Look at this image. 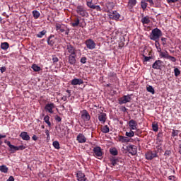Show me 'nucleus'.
<instances>
[{"instance_id":"19","label":"nucleus","mask_w":181,"mask_h":181,"mask_svg":"<svg viewBox=\"0 0 181 181\" xmlns=\"http://www.w3.org/2000/svg\"><path fill=\"white\" fill-rule=\"evenodd\" d=\"M71 84L72 86H80L81 84H84V81L81 78H74L71 81Z\"/></svg>"},{"instance_id":"30","label":"nucleus","mask_w":181,"mask_h":181,"mask_svg":"<svg viewBox=\"0 0 181 181\" xmlns=\"http://www.w3.org/2000/svg\"><path fill=\"white\" fill-rule=\"evenodd\" d=\"M126 136H128V138H133V136H135V132H133V130L130 129V131L128 132H127L125 133Z\"/></svg>"},{"instance_id":"1","label":"nucleus","mask_w":181,"mask_h":181,"mask_svg":"<svg viewBox=\"0 0 181 181\" xmlns=\"http://www.w3.org/2000/svg\"><path fill=\"white\" fill-rule=\"evenodd\" d=\"M162 36V31L159 28H154L152 30L149 38L151 40L158 41V39Z\"/></svg>"},{"instance_id":"11","label":"nucleus","mask_w":181,"mask_h":181,"mask_svg":"<svg viewBox=\"0 0 181 181\" xmlns=\"http://www.w3.org/2000/svg\"><path fill=\"white\" fill-rule=\"evenodd\" d=\"M81 119L85 122L87 121H90L91 117L90 116V114L86 110H83L82 112H81Z\"/></svg>"},{"instance_id":"41","label":"nucleus","mask_w":181,"mask_h":181,"mask_svg":"<svg viewBox=\"0 0 181 181\" xmlns=\"http://www.w3.org/2000/svg\"><path fill=\"white\" fill-rule=\"evenodd\" d=\"M52 145L55 149H60V144H59V141H55L52 143Z\"/></svg>"},{"instance_id":"45","label":"nucleus","mask_w":181,"mask_h":181,"mask_svg":"<svg viewBox=\"0 0 181 181\" xmlns=\"http://www.w3.org/2000/svg\"><path fill=\"white\" fill-rule=\"evenodd\" d=\"M152 128H153V131H154V132H158V124H152Z\"/></svg>"},{"instance_id":"59","label":"nucleus","mask_w":181,"mask_h":181,"mask_svg":"<svg viewBox=\"0 0 181 181\" xmlns=\"http://www.w3.org/2000/svg\"><path fill=\"white\" fill-rule=\"evenodd\" d=\"M56 121H57L58 122H60L62 121V117H60L59 116H57L55 118Z\"/></svg>"},{"instance_id":"58","label":"nucleus","mask_w":181,"mask_h":181,"mask_svg":"<svg viewBox=\"0 0 181 181\" xmlns=\"http://www.w3.org/2000/svg\"><path fill=\"white\" fill-rule=\"evenodd\" d=\"M6 181H15V178H13V176H10Z\"/></svg>"},{"instance_id":"39","label":"nucleus","mask_w":181,"mask_h":181,"mask_svg":"<svg viewBox=\"0 0 181 181\" xmlns=\"http://www.w3.org/2000/svg\"><path fill=\"white\" fill-rule=\"evenodd\" d=\"M110 152L111 155H113V156H117V155H118V151H117V148H110Z\"/></svg>"},{"instance_id":"29","label":"nucleus","mask_w":181,"mask_h":181,"mask_svg":"<svg viewBox=\"0 0 181 181\" xmlns=\"http://www.w3.org/2000/svg\"><path fill=\"white\" fill-rule=\"evenodd\" d=\"M44 121L48 125V127H52V123L50 122V117L49 115H46L44 117Z\"/></svg>"},{"instance_id":"56","label":"nucleus","mask_w":181,"mask_h":181,"mask_svg":"<svg viewBox=\"0 0 181 181\" xmlns=\"http://www.w3.org/2000/svg\"><path fill=\"white\" fill-rule=\"evenodd\" d=\"M175 179H176V177H175V175H170V176L168 177L169 180L175 181Z\"/></svg>"},{"instance_id":"28","label":"nucleus","mask_w":181,"mask_h":181,"mask_svg":"<svg viewBox=\"0 0 181 181\" xmlns=\"http://www.w3.org/2000/svg\"><path fill=\"white\" fill-rule=\"evenodd\" d=\"M8 170H9V168L6 165H3L0 166V171L2 173H8Z\"/></svg>"},{"instance_id":"32","label":"nucleus","mask_w":181,"mask_h":181,"mask_svg":"<svg viewBox=\"0 0 181 181\" xmlns=\"http://www.w3.org/2000/svg\"><path fill=\"white\" fill-rule=\"evenodd\" d=\"M8 147L10 148V151H11V153H15V152H16V151H18V146L10 144V146H8Z\"/></svg>"},{"instance_id":"35","label":"nucleus","mask_w":181,"mask_h":181,"mask_svg":"<svg viewBox=\"0 0 181 181\" xmlns=\"http://www.w3.org/2000/svg\"><path fill=\"white\" fill-rule=\"evenodd\" d=\"M86 4L88 8H90V9H93L95 5L93 4V0H86Z\"/></svg>"},{"instance_id":"40","label":"nucleus","mask_w":181,"mask_h":181,"mask_svg":"<svg viewBox=\"0 0 181 181\" xmlns=\"http://www.w3.org/2000/svg\"><path fill=\"white\" fill-rule=\"evenodd\" d=\"M32 69L34 70V71H40L41 70L40 66H37V64H33Z\"/></svg>"},{"instance_id":"36","label":"nucleus","mask_w":181,"mask_h":181,"mask_svg":"<svg viewBox=\"0 0 181 181\" xmlns=\"http://www.w3.org/2000/svg\"><path fill=\"white\" fill-rule=\"evenodd\" d=\"M146 90L148 93H151V94H155V89L152 86H146Z\"/></svg>"},{"instance_id":"24","label":"nucleus","mask_w":181,"mask_h":181,"mask_svg":"<svg viewBox=\"0 0 181 181\" xmlns=\"http://www.w3.org/2000/svg\"><path fill=\"white\" fill-rule=\"evenodd\" d=\"M141 21L143 25H148V23H151V19L148 16L143 17Z\"/></svg>"},{"instance_id":"53","label":"nucleus","mask_w":181,"mask_h":181,"mask_svg":"<svg viewBox=\"0 0 181 181\" xmlns=\"http://www.w3.org/2000/svg\"><path fill=\"white\" fill-rule=\"evenodd\" d=\"M144 62H149V60H151V57H145V55H144Z\"/></svg>"},{"instance_id":"9","label":"nucleus","mask_w":181,"mask_h":181,"mask_svg":"<svg viewBox=\"0 0 181 181\" xmlns=\"http://www.w3.org/2000/svg\"><path fill=\"white\" fill-rule=\"evenodd\" d=\"M147 160H152L154 158H158V153L156 151H148L145 155Z\"/></svg>"},{"instance_id":"37","label":"nucleus","mask_w":181,"mask_h":181,"mask_svg":"<svg viewBox=\"0 0 181 181\" xmlns=\"http://www.w3.org/2000/svg\"><path fill=\"white\" fill-rule=\"evenodd\" d=\"M33 16L34 19H39V17L40 16V13H39V11H33Z\"/></svg>"},{"instance_id":"44","label":"nucleus","mask_w":181,"mask_h":181,"mask_svg":"<svg viewBox=\"0 0 181 181\" xmlns=\"http://www.w3.org/2000/svg\"><path fill=\"white\" fill-rule=\"evenodd\" d=\"M174 73H175V77H178L179 76H180V70H179V69L177 68H175L174 69Z\"/></svg>"},{"instance_id":"5","label":"nucleus","mask_w":181,"mask_h":181,"mask_svg":"<svg viewBox=\"0 0 181 181\" xmlns=\"http://www.w3.org/2000/svg\"><path fill=\"white\" fill-rule=\"evenodd\" d=\"M128 125L129 127V129L136 131V132H139V129L136 127H138V122H136V120L131 119L128 122Z\"/></svg>"},{"instance_id":"34","label":"nucleus","mask_w":181,"mask_h":181,"mask_svg":"<svg viewBox=\"0 0 181 181\" xmlns=\"http://www.w3.org/2000/svg\"><path fill=\"white\" fill-rule=\"evenodd\" d=\"M155 46H156L158 53L162 52V48L160 47V44L159 43V41L155 42Z\"/></svg>"},{"instance_id":"18","label":"nucleus","mask_w":181,"mask_h":181,"mask_svg":"<svg viewBox=\"0 0 181 181\" xmlns=\"http://www.w3.org/2000/svg\"><path fill=\"white\" fill-rule=\"evenodd\" d=\"M77 180L78 181H86L87 178L86 177V175L83 173L81 171H78L76 173Z\"/></svg>"},{"instance_id":"13","label":"nucleus","mask_w":181,"mask_h":181,"mask_svg":"<svg viewBox=\"0 0 181 181\" xmlns=\"http://www.w3.org/2000/svg\"><path fill=\"white\" fill-rule=\"evenodd\" d=\"M163 62L160 60L156 61L152 65V68L156 70H160L163 67Z\"/></svg>"},{"instance_id":"14","label":"nucleus","mask_w":181,"mask_h":181,"mask_svg":"<svg viewBox=\"0 0 181 181\" xmlns=\"http://www.w3.org/2000/svg\"><path fill=\"white\" fill-rule=\"evenodd\" d=\"M66 52L69 54V55L77 54V52H76V47L70 44L66 45Z\"/></svg>"},{"instance_id":"4","label":"nucleus","mask_w":181,"mask_h":181,"mask_svg":"<svg viewBox=\"0 0 181 181\" xmlns=\"http://www.w3.org/2000/svg\"><path fill=\"white\" fill-rule=\"evenodd\" d=\"M132 95H127L119 98V104H120V105H122V104H127V103H131V100H132V98H131Z\"/></svg>"},{"instance_id":"62","label":"nucleus","mask_w":181,"mask_h":181,"mask_svg":"<svg viewBox=\"0 0 181 181\" xmlns=\"http://www.w3.org/2000/svg\"><path fill=\"white\" fill-rule=\"evenodd\" d=\"M62 100L63 101H67V96L64 95V96L62 98Z\"/></svg>"},{"instance_id":"63","label":"nucleus","mask_w":181,"mask_h":181,"mask_svg":"<svg viewBox=\"0 0 181 181\" xmlns=\"http://www.w3.org/2000/svg\"><path fill=\"white\" fill-rule=\"evenodd\" d=\"M32 139L33 141H36L37 139V136L36 135H33Z\"/></svg>"},{"instance_id":"21","label":"nucleus","mask_w":181,"mask_h":181,"mask_svg":"<svg viewBox=\"0 0 181 181\" xmlns=\"http://www.w3.org/2000/svg\"><path fill=\"white\" fill-rule=\"evenodd\" d=\"M76 56H77V54L69 55L68 57L69 64H71V65L76 64Z\"/></svg>"},{"instance_id":"17","label":"nucleus","mask_w":181,"mask_h":181,"mask_svg":"<svg viewBox=\"0 0 181 181\" xmlns=\"http://www.w3.org/2000/svg\"><path fill=\"white\" fill-rule=\"evenodd\" d=\"M98 118L101 124H105V121H107V114L104 112H100Z\"/></svg>"},{"instance_id":"16","label":"nucleus","mask_w":181,"mask_h":181,"mask_svg":"<svg viewBox=\"0 0 181 181\" xmlns=\"http://www.w3.org/2000/svg\"><path fill=\"white\" fill-rule=\"evenodd\" d=\"M71 25L72 28H78V26H80V28H83V25L81 23H80V19L78 18V16L76 18L72 23H71Z\"/></svg>"},{"instance_id":"57","label":"nucleus","mask_w":181,"mask_h":181,"mask_svg":"<svg viewBox=\"0 0 181 181\" xmlns=\"http://www.w3.org/2000/svg\"><path fill=\"white\" fill-rule=\"evenodd\" d=\"M0 71H1V73H5V71H6V68L5 66H2L0 69Z\"/></svg>"},{"instance_id":"25","label":"nucleus","mask_w":181,"mask_h":181,"mask_svg":"<svg viewBox=\"0 0 181 181\" xmlns=\"http://www.w3.org/2000/svg\"><path fill=\"white\" fill-rule=\"evenodd\" d=\"M100 130L103 134H108V132H110V127L108 125L102 126Z\"/></svg>"},{"instance_id":"50","label":"nucleus","mask_w":181,"mask_h":181,"mask_svg":"<svg viewBox=\"0 0 181 181\" xmlns=\"http://www.w3.org/2000/svg\"><path fill=\"white\" fill-rule=\"evenodd\" d=\"M45 134L47 135V139L49 141L50 139V133L49 132V130H45Z\"/></svg>"},{"instance_id":"31","label":"nucleus","mask_w":181,"mask_h":181,"mask_svg":"<svg viewBox=\"0 0 181 181\" xmlns=\"http://www.w3.org/2000/svg\"><path fill=\"white\" fill-rule=\"evenodd\" d=\"M1 47L3 50H8L9 49V44L8 42H3L1 45Z\"/></svg>"},{"instance_id":"60","label":"nucleus","mask_w":181,"mask_h":181,"mask_svg":"<svg viewBox=\"0 0 181 181\" xmlns=\"http://www.w3.org/2000/svg\"><path fill=\"white\" fill-rule=\"evenodd\" d=\"M4 144H6V145H8V146H9L10 144H11V141H8V140H5V141H4Z\"/></svg>"},{"instance_id":"22","label":"nucleus","mask_w":181,"mask_h":181,"mask_svg":"<svg viewBox=\"0 0 181 181\" xmlns=\"http://www.w3.org/2000/svg\"><path fill=\"white\" fill-rule=\"evenodd\" d=\"M20 136L23 141H29L30 139V136L26 132H22L20 134Z\"/></svg>"},{"instance_id":"48","label":"nucleus","mask_w":181,"mask_h":181,"mask_svg":"<svg viewBox=\"0 0 181 181\" xmlns=\"http://www.w3.org/2000/svg\"><path fill=\"white\" fill-rule=\"evenodd\" d=\"M17 148H18L17 151H23L24 149H26V146L23 145L17 146Z\"/></svg>"},{"instance_id":"47","label":"nucleus","mask_w":181,"mask_h":181,"mask_svg":"<svg viewBox=\"0 0 181 181\" xmlns=\"http://www.w3.org/2000/svg\"><path fill=\"white\" fill-rule=\"evenodd\" d=\"M167 40H168V39H166L165 37H161V42H162L163 46H166Z\"/></svg>"},{"instance_id":"46","label":"nucleus","mask_w":181,"mask_h":181,"mask_svg":"<svg viewBox=\"0 0 181 181\" xmlns=\"http://www.w3.org/2000/svg\"><path fill=\"white\" fill-rule=\"evenodd\" d=\"M168 60H170V62H173V63H176V58L175 57L168 56V58H167Z\"/></svg>"},{"instance_id":"8","label":"nucleus","mask_w":181,"mask_h":181,"mask_svg":"<svg viewBox=\"0 0 181 181\" xmlns=\"http://www.w3.org/2000/svg\"><path fill=\"white\" fill-rule=\"evenodd\" d=\"M85 44L86 45V47L89 49V50H93L96 46V44L92 39L86 40Z\"/></svg>"},{"instance_id":"20","label":"nucleus","mask_w":181,"mask_h":181,"mask_svg":"<svg viewBox=\"0 0 181 181\" xmlns=\"http://www.w3.org/2000/svg\"><path fill=\"white\" fill-rule=\"evenodd\" d=\"M119 142H122V144H128V142L131 141L129 138L124 136H119L118 137Z\"/></svg>"},{"instance_id":"33","label":"nucleus","mask_w":181,"mask_h":181,"mask_svg":"<svg viewBox=\"0 0 181 181\" xmlns=\"http://www.w3.org/2000/svg\"><path fill=\"white\" fill-rule=\"evenodd\" d=\"M110 162L112 167H114L117 165V163H118V159H117L115 157H112L110 158Z\"/></svg>"},{"instance_id":"12","label":"nucleus","mask_w":181,"mask_h":181,"mask_svg":"<svg viewBox=\"0 0 181 181\" xmlns=\"http://www.w3.org/2000/svg\"><path fill=\"white\" fill-rule=\"evenodd\" d=\"M76 141L78 144H86L87 142V137L83 134V133H80L76 136Z\"/></svg>"},{"instance_id":"38","label":"nucleus","mask_w":181,"mask_h":181,"mask_svg":"<svg viewBox=\"0 0 181 181\" xmlns=\"http://www.w3.org/2000/svg\"><path fill=\"white\" fill-rule=\"evenodd\" d=\"M47 33V31L46 30H43L42 31L40 32L38 34H37V37L42 38Z\"/></svg>"},{"instance_id":"27","label":"nucleus","mask_w":181,"mask_h":181,"mask_svg":"<svg viewBox=\"0 0 181 181\" xmlns=\"http://www.w3.org/2000/svg\"><path fill=\"white\" fill-rule=\"evenodd\" d=\"M135 5H136V0H129V2H128L129 8H132L133 7L135 6Z\"/></svg>"},{"instance_id":"26","label":"nucleus","mask_w":181,"mask_h":181,"mask_svg":"<svg viewBox=\"0 0 181 181\" xmlns=\"http://www.w3.org/2000/svg\"><path fill=\"white\" fill-rule=\"evenodd\" d=\"M160 57H163V59H168L169 57V52H168V51H165V52H160Z\"/></svg>"},{"instance_id":"6","label":"nucleus","mask_w":181,"mask_h":181,"mask_svg":"<svg viewBox=\"0 0 181 181\" xmlns=\"http://www.w3.org/2000/svg\"><path fill=\"white\" fill-rule=\"evenodd\" d=\"M54 108H56V105L53 103H47L45 106V110L46 112H49V114H53V112H54V111L53 110H54Z\"/></svg>"},{"instance_id":"10","label":"nucleus","mask_w":181,"mask_h":181,"mask_svg":"<svg viewBox=\"0 0 181 181\" xmlns=\"http://www.w3.org/2000/svg\"><path fill=\"white\" fill-rule=\"evenodd\" d=\"M108 16L110 19H112L113 21H118L119 18H121V15L118 13L116 11L109 12Z\"/></svg>"},{"instance_id":"61","label":"nucleus","mask_w":181,"mask_h":181,"mask_svg":"<svg viewBox=\"0 0 181 181\" xmlns=\"http://www.w3.org/2000/svg\"><path fill=\"white\" fill-rule=\"evenodd\" d=\"M146 2H149L151 5H153V0H145Z\"/></svg>"},{"instance_id":"42","label":"nucleus","mask_w":181,"mask_h":181,"mask_svg":"<svg viewBox=\"0 0 181 181\" xmlns=\"http://www.w3.org/2000/svg\"><path fill=\"white\" fill-rule=\"evenodd\" d=\"M47 43L49 46H53V45H54V40H52V37H49L47 40Z\"/></svg>"},{"instance_id":"54","label":"nucleus","mask_w":181,"mask_h":181,"mask_svg":"<svg viewBox=\"0 0 181 181\" xmlns=\"http://www.w3.org/2000/svg\"><path fill=\"white\" fill-rule=\"evenodd\" d=\"M179 0H167V2L168 4H175V2H177Z\"/></svg>"},{"instance_id":"23","label":"nucleus","mask_w":181,"mask_h":181,"mask_svg":"<svg viewBox=\"0 0 181 181\" xmlns=\"http://www.w3.org/2000/svg\"><path fill=\"white\" fill-rule=\"evenodd\" d=\"M115 4L113 2H107L106 4L107 12L110 13V11H112L114 9Z\"/></svg>"},{"instance_id":"51","label":"nucleus","mask_w":181,"mask_h":181,"mask_svg":"<svg viewBox=\"0 0 181 181\" xmlns=\"http://www.w3.org/2000/svg\"><path fill=\"white\" fill-rule=\"evenodd\" d=\"M52 62H53V63H57V62H59V58H57V57H56V56H53Z\"/></svg>"},{"instance_id":"52","label":"nucleus","mask_w":181,"mask_h":181,"mask_svg":"<svg viewBox=\"0 0 181 181\" xmlns=\"http://www.w3.org/2000/svg\"><path fill=\"white\" fill-rule=\"evenodd\" d=\"M177 134H178L177 131L176 132L175 129H173L172 136H177Z\"/></svg>"},{"instance_id":"55","label":"nucleus","mask_w":181,"mask_h":181,"mask_svg":"<svg viewBox=\"0 0 181 181\" xmlns=\"http://www.w3.org/2000/svg\"><path fill=\"white\" fill-rule=\"evenodd\" d=\"M93 9H96V11H101V7H100V6H93Z\"/></svg>"},{"instance_id":"64","label":"nucleus","mask_w":181,"mask_h":181,"mask_svg":"<svg viewBox=\"0 0 181 181\" xmlns=\"http://www.w3.org/2000/svg\"><path fill=\"white\" fill-rule=\"evenodd\" d=\"M165 156H166V155H170V151H166L165 152Z\"/></svg>"},{"instance_id":"2","label":"nucleus","mask_w":181,"mask_h":181,"mask_svg":"<svg viewBox=\"0 0 181 181\" xmlns=\"http://www.w3.org/2000/svg\"><path fill=\"white\" fill-rule=\"evenodd\" d=\"M55 28L58 33H64V32H65V35H66L70 33V28H67L64 24L56 23Z\"/></svg>"},{"instance_id":"7","label":"nucleus","mask_w":181,"mask_h":181,"mask_svg":"<svg viewBox=\"0 0 181 181\" xmlns=\"http://www.w3.org/2000/svg\"><path fill=\"white\" fill-rule=\"evenodd\" d=\"M93 152L95 158H101V156H103V150H101V147L100 146L93 148Z\"/></svg>"},{"instance_id":"3","label":"nucleus","mask_w":181,"mask_h":181,"mask_svg":"<svg viewBox=\"0 0 181 181\" xmlns=\"http://www.w3.org/2000/svg\"><path fill=\"white\" fill-rule=\"evenodd\" d=\"M76 13L78 15H80L81 16H83V17L88 16V13L87 12L86 8H84V6H77Z\"/></svg>"},{"instance_id":"49","label":"nucleus","mask_w":181,"mask_h":181,"mask_svg":"<svg viewBox=\"0 0 181 181\" xmlns=\"http://www.w3.org/2000/svg\"><path fill=\"white\" fill-rule=\"evenodd\" d=\"M81 63H82V64H86V63H87V58L86 57H82L81 59Z\"/></svg>"},{"instance_id":"15","label":"nucleus","mask_w":181,"mask_h":181,"mask_svg":"<svg viewBox=\"0 0 181 181\" xmlns=\"http://www.w3.org/2000/svg\"><path fill=\"white\" fill-rule=\"evenodd\" d=\"M127 151H129V153H131V155H133V156L135 155L136 153H137V152H138L136 146H135L134 145L127 146Z\"/></svg>"},{"instance_id":"43","label":"nucleus","mask_w":181,"mask_h":181,"mask_svg":"<svg viewBox=\"0 0 181 181\" xmlns=\"http://www.w3.org/2000/svg\"><path fill=\"white\" fill-rule=\"evenodd\" d=\"M141 6L143 11H145V8H147V6H148V3H146L145 1H141Z\"/></svg>"}]
</instances>
